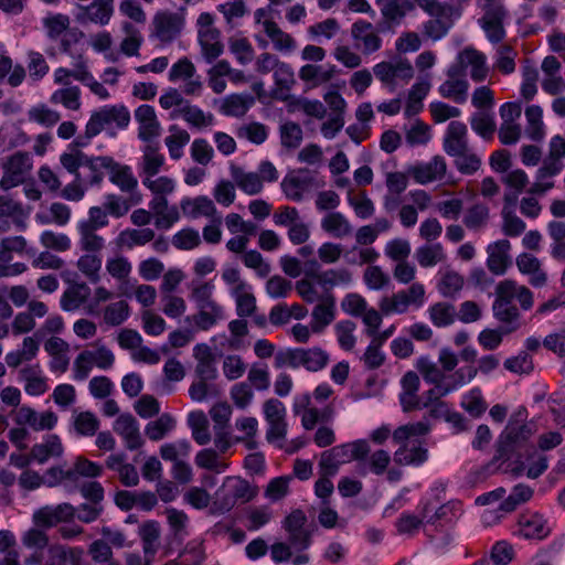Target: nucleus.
Listing matches in <instances>:
<instances>
[{"label":"nucleus","instance_id":"32","mask_svg":"<svg viewBox=\"0 0 565 565\" xmlns=\"http://www.w3.org/2000/svg\"><path fill=\"white\" fill-rule=\"evenodd\" d=\"M106 467L117 472L120 482L125 487H136L139 483L138 471L134 465L126 462L125 454L108 456Z\"/></svg>","mask_w":565,"mask_h":565},{"label":"nucleus","instance_id":"44","mask_svg":"<svg viewBox=\"0 0 565 565\" xmlns=\"http://www.w3.org/2000/svg\"><path fill=\"white\" fill-rule=\"evenodd\" d=\"M321 228L335 238L350 236L353 227L349 220L340 212H330L321 220Z\"/></svg>","mask_w":565,"mask_h":565},{"label":"nucleus","instance_id":"17","mask_svg":"<svg viewBox=\"0 0 565 565\" xmlns=\"http://www.w3.org/2000/svg\"><path fill=\"white\" fill-rule=\"evenodd\" d=\"M546 519L537 512L522 513L518 519L514 534L524 539L542 540L550 534Z\"/></svg>","mask_w":565,"mask_h":565},{"label":"nucleus","instance_id":"29","mask_svg":"<svg viewBox=\"0 0 565 565\" xmlns=\"http://www.w3.org/2000/svg\"><path fill=\"white\" fill-rule=\"evenodd\" d=\"M335 318V299L326 295L311 312L310 327L313 333H321Z\"/></svg>","mask_w":565,"mask_h":565},{"label":"nucleus","instance_id":"41","mask_svg":"<svg viewBox=\"0 0 565 565\" xmlns=\"http://www.w3.org/2000/svg\"><path fill=\"white\" fill-rule=\"evenodd\" d=\"M189 288V298L195 305L196 310L218 303L213 298L215 286L212 281L192 280Z\"/></svg>","mask_w":565,"mask_h":565},{"label":"nucleus","instance_id":"5","mask_svg":"<svg viewBox=\"0 0 565 565\" xmlns=\"http://www.w3.org/2000/svg\"><path fill=\"white\" fill-rule=\"evenodd\" d=\"M257 494V487L252 486L241 477H226L215 492L214 508L220 513L231 511L237 503L253 500Z\"/></svg>","mask_w":565,"mask_h":565},{"label":"nucleus","instance_id":"43","mask_svg":"<svg viewBox=\"0 0 565 565\" xmlns=\"http://www.w3.org/2000/svg\"><path fill=\"white\" fill-rule=\"evenodd\" d=\"M89 295L90 288L86 282L74 284L61 296V308L68 312L75 311L86 302Z\"/></svg>","mask_w":565,"mask_h":565},{"label":"nucleus","instance_id":"47","mask_svg":"<svg viewBox=\"0 0 565 565\" xmlns=\"http://www.w3.org/2000/svg\"><path fill=\"white\" fill-rule=\"evenodd\" d=\"M102 265L103 256L96 253H83L76 262V268L92 284L100 280Z\"/></svg>","mask_w":565,"mask_h":565},{"label":"nucleus","instance_id":"22","mask_svg":"<svg viewBox=\"0 0 565 565\" xmlns=\"http://www.w3.org/2000/svg\"><path fill=\"white\" fill-rule=\"evenodd\" d=\"M141 153L138 162V172L141 180L158 175L166 163V158L160 151L159 143H146L141 148Z\"/></svg>","mask_w":565,"mask_h":565},{"label":"nucleus","instance_id":"27","mask_svg":"<svg viewBox=\"0 0 565 565\" xmlns=\"http://www.w3.org/2000/svg\"><path fill=\"white\" fill-rule=\"evenodd\" d=\"M180 209L184 216L196 220L200 217H214L217 210L213 201L206 195L195 198L185 196L180 201Z\"/></svg>","mask_w":565,"mask_h":565},{"label":"nucleus","instance_id":"21","mask_svg":"<svg viewBox=\"0 0 565 565\" xmlns=\"http://www.w3.org/2000/svg\"><path fill=\"white\" fill-rule=\"evenodd\" d=\"M511 243L508 239H499L487 247V267L494 275H503L512 265L510 255Z\"/></svg>","mask_w":565,"mask_h":565},{"label":"nucleus","instance_id":"10","mask_svg":"<svg viewBox=\"0 0 565 565\" xmlns=\"http://www.w3.org/2000/svg\"><path fill=\"white\" fill-rule=\"evenodd\" d=\"M264 416L268 424L266 439L282 449L287 436L288 424L286 422V407L277 398H269L263 406Z\"/></svg>","mask_w":565,"mask_h":565},{"label":"nucleus","instance_id":"24","mask_svg":"<svg viewBox=\"0 0 565 565\" xmlns=\"http://www.w3.org/2000/svg\"><path fill=\"white\" fill-rule=\"evenodd\" d=\"M18 381L24 384L25 393L31 396L43 395L49 390L47 379L38 363L20 369Z\"/></svg>","mask_w":565,"mask_h":565},{"label":"nucleus","instance_id":"11","mask_svg":"<svg viewBox=\"0 0 565 565\" xmlns=\"http://www.w3.org/2000/svg\"><path fill=\"white\" fill-rule=\"evenodd\" d=\"M183 26L184 19L181 14L159 11L152 18L150 38L163 45L169 44L180 35Z\"/></svg>","mask_w":565,"mask_h":565},{"label":"nucleus","instance_id":"18","mask_svg":"<svg viewBox=\"0 0 565 565\" xmlns=\"http://www.w3.org/2000/svg\"><path fill=\"white\" fill-rule=\"evenodd\" d=\"M351 35L356 46L366 55L379 51L382 46V39L371 22L358 20L351 26Z\"/></svg>","mask_w":565,"mask_h":565},{"label":"nucleus","instance_id":"36","mask_svg":"<svg viewBox=\"0 0 565 565\" xmlns=\"http://www.w3.org/2000/svg\"><path fill=\"white\" fill-rule=\"evenodd\" d=\"M297 369L303 366L310 372H317L326 367L329 355L320 348L295 349Z\"/></svg>","mask_w":565,"mask_h":565},{"label":"nucleus","instance_id":"20","mask_svg":"<svg viewBox=\"0 0 565 565\" xmlns=\"http://www.w3.org/2000/svg\"><path fill=\"white\" fill-rule=\"evenodd\" d=\"M447 171L444 157L435 156L428 162L417 163L409 169V173L418 184H427L441 180Z\"/></svg>","mask_w":565,"mask_h":565},{"label":"nucleus","instance_id":"6","mask_svg":"<svg viewBox=\"0 0 565 565\" xmlns=\"http://www.w3.org/2000/svg\"><path fill=\"white\" fill-rule=\"evenodd\" d=\"M426 302L425 286L413 282L408 288L401 289L391 296H384L379 301V308L384 316L404 315L409 309H419Z\"/></svg>","mask_w":565,"mask_h":565},{"label":"nucleus","instance_id":"30","mask_svg":"<svg viewBox=\"0 0 565 565\" xmlns=\"http://www.w3.org/2000/svg\"><path fill=\"white\" fill-rule=\"evenodd\" d=\"M515 263L520 273L529 276V282L533 287H543L546 284L547 276L537 257L529 253H522L516 257Z\"/></svg>","mask_w":565,"mask_h":565},{"label":"nucleus","instance_id":"28","mask_svg":"<svg viewBox=\"0 0 565 565\" xmlns=\"http://www.w3.org/2000/svg\"><path fill=\"white\" fill-rule=\"evenodd\" d=\"M564 169V163H555L543 160L542 166L535 174V182L531 185L529 193L543 195L554 188V177L558 175Z\"/></svg>","mask_w":565,"mask_h":565},{"label":"nucleus","instance_id":"52","mask_svg":"<svg viewBox=\"0 0 565 565\" xmlns=\"http://www.w3.org/2000/svg\"><path fill=\"white\" fill-rule=\"evenodd\" d=\"M401 447L394 452V460L398 465L420 466L428 459L427 448L419 446L408 447L406 444H399Z\"/></svg>","mask_w":565,"mask_h":565},{"label":"nucleus","instance_id":"8","mask_svg":"<svg viewBox=\"0 0 565 565\" xmlns=\"http://www.w3.org/2000/svg\"><path fill=\"white\" fill-rule=\"evenodd\" d=\"M375 77L391 93L395 92L399 83H408L414 76V68L407 58L382 61L373 66Z\"/></svg>","mask_w":565,"mask_h":565},{"label":"nucleus","instance_id":"2","mask_svg":"<svg viewBox=\"0 0 565 565\" xmlns=\"http://www.w3.org/2000/svg\"><path fill=\"white\" fill-rule=\"evenodd\" d=\"M527 409L518 407L510 416L508 424L497 441V458L509 460L534 434L535 427L527 423Z\"/></svg>","mask_w":565,"mask_h":565},{"label":"nucleus","instance_id":"45","mask_svg":"<svg viewBox=\"0 0 565 565\" xmlns=\"http://www.w3.org/2000/svg\"><path fill=\"white\" fill-rule=\"evenodd\" d=\"M255 98L250 94H231L221 105V113L231 117H242L254 105Z\"/></svg>","mask_w":565,"mask_h":565},{"label":"nucleus","instance_id":"56","mask_svg":"<svg viewBox=\"0 0 565 565\" xmlns=\"http://www.w3.org/2000/svg\"><path fill=\"white\" fill-rule=\"evenodd\" d=\"M311 276L326 290L335 286L349 285L352 281V275L345 268L327 269L322 273L311 274Z\"/></svg>","mask_w":565,"mask_h":565},{"label":"nucleus","instance_id":"55","mask_svg":"<svg viewBox=\"0 0 565 565\" xmlns=\"http://www.w3.org/2000/svg\"><path fill=\"white\" fill-rule=\"evenodd\" d=\"M174 417L168 413L161 414L156 420L149 422L145 427L146 436L152 441L163 439L175 428Z\"/></svg>","mask_w":565,"mask_h":565},{"label":"nucleus","instance_id":"61","mask_svg":"<svg viewBox=\"0 0 565 565\" xmlns=\"http://www.w3.org/2000/svg\"><path fill=\"white\" fill-rule=\"evenodd\" d=\"M122 31L125 33V38L120 43L121 53L127 56L139 55V50L143 42L140 30L130 22H124Z\"/></svg>","mask_w":565,"mask_h":565},{"label":"nucleus","instance_id":"26","mask_svg":"<svg viewBox=\"0 0 565 565\" xmlns=\"http://www.w3.org/2000/svg\"><path fill=\"white\" fill-rule=\"evenodd\" d=\"M467 126L461 121H451L448 125L443 148L444 151L450 156L455 157L456 154H460L462 151L467 150L468 139H467Z\"/></svg>","mask_w":565,"mask_h":565},{"label":"nucleus","instance_id":"4","mask_svg":"<svg viewBox=\"0 0 565 565\" xmlns=\"http://www.w3.org/2000/svg\"><path fill=\"white\" fill-rule=\"evenodd\" d=\"M130 119V111L124 104L105 105L92 113L86 124L85 138L92 139L105 129L125 130Z\"/></svg>","mask_w":565,"mask_h":565},{"label":"nucleus","instance_id":"19","mask_svg":"<svg viewBox=\"0 0 565 565\" xmlns=\"http://www.w3.org/2000/svg\"><path fill=\"white\" fill-rule=\"evenodd\" d=\"M76 508L71 503H60L57 505H46L33 514V521L36 525L51 527L61 522H68L75 518Z\"/></svg>","mask_w":565,"mask_h":565},{"label":"nucleus","instance_id":"58","mask_svg":"<svg viewBox=\"0 0 565 565\" xmlns=\"http://www.w3.org/2000/svg\"><path fill=\"white\" fill-rule=\"evenodd\" d=\"M224 318V308L217 303L196 310V313L192 316V321L199 330L206 331Z\"/></svg>","mask_w":565,"mask_h":565},{"label":"nucleus","instance_id":"37","mask_svg":"<svg viewBox=\"0 0 565 565\" xmlns=\"http://www.w3.org/2000/svg\"><path fill=\"white\" fill-rule=\"evenodd\" d=\"M460 60L467 67H471L470 77L473 82L480 83L488 76L486 55L475 49H465L460 52Z\"/></svg>","mask_w":565,"mask_h":565},{"label":"nucleus","instance_id":"40","mask_svg":"<svg viewBox=\"0 0 565 565\" xmlns=\"http://www.w3.org/2000/svg\"><path fill=\"white\" fill-rule=\"evenodd\" d=\"M274 97L278 100H286L288 98V93L296 84L292 67L289 64L281 62L274 72Z\"/></svg>","mask_w":565,"mask_h":565},{"label":"nucleus","instance_id":"16","mask_svg":"<svg viewBox=\"0 0 565 565\" xmlns=\"http://www.w3.org/2000/svg\"><path fill=\"white\" fill-rule=\"evenodd\" d=\"M313 177L308 169H298L287 174L281 181V190L286 198L294 202H300L303 194L311 189Z\"/></svg>","mask_w":565,"mask_h":565},{"label":"nucleus","instance_id":"53","mask_svg":"<svg viewBox=\"0 0 565 565\" xmlns=\"http://www.w3.org/2000/svg\"><path fill=\"white\" fill-rule=\"evenodd\" d=\"M501 326L495 329L487 328L483 329L478 334V343L487 351H493L498 349L502 341L503 337L515 332L516 330H512L510 323L500 322Z\"/></svg>","mask_w":565,"mask_h":565},{"label":"nucleus","instance_id":"62","mask_svg":"<svg viewBox=\"0 0 565 565\" xmlns=\"http://www.w3.org/2000/svg\"><path fill=\"white\" fill-rule=\"evenodd\" d=\"M526 135L533 141H540L544 138L543 110L539 105H531L525 109Z\"/></svg>","mask_w":565,"mask_h":565},{"label":"nucleus","instance_id":"23","mask_svg":"<svg viewBox=\"0 0 565 565\" xmlns=\"http://www.w3.org/2000/svg\"><path fill=\"white\" fill-rule=\"evenodd\" d=\"M170 118H182L191 128L198 130L212 127L215 122V117L212 113H205L199 106L192 105L189 100L181 109H173L170 113Z\"/></svg>","mask_w":565,"mask_h":565},{"label":"nucleus","instance_id":"1","mask_svg":"<svg viewBox=\"0 0 565 565\" xmlns=\"http://www.w3.org/2000/svg\"><path fill=\"white\" fill-rule=\"evenodd\" d=\"M495 299L492 303L493 317L499 322H508L512 330L521 328V312L514 305L516 300L522 310L527 311L534 305L533 292L524 285L504 279L495 286Z\"/></svg>","mask_w":565,"mask_h":565},{"label":"nucleus","instance_id":"48","mask_svg":"<svg viewBox=\"0 0 565 565\" xmlns=\"http://www.w3.org/2000/svg\"><path fill=\"white\" fill-rule=\"evenodd\" d=\"M231 174L235 184L244 193L255 195L262 192L264 184L257 172H246L239 167H232Z\"/></svg>","mask_w":565,"mask_h":565},{"label":"nucleus","instance_id":"33","mask_svg":"<svg viewBox=\"0 0 565 565\" xmlns=\"http://www.w3.org/2000/svg\"><path fill=\"white\" fill-rule=\"evenodd\" d=\"M64 448L57 435H47L40 444H35L30 451L33 461L40 465L46 462L50 458H57L63 455Z\"/></svg>","mask_w":565,"mask_h":565},{"label":"nucleus","instance_id":"12","mask_svg":"<svg viewBox=\"0 0 565 565\" xmlns=\"http://www.w3.org/2000/svg\"><path fill=\"white\" fill-rule=\"evenodd\" d=\"M288 533V543L296 552H303L311 545L312 531L307 526V516L302 510L291 511L282 521Z\"/></svg>","mask_w":565,"mask_h":565},{"label":"nucleus","instance_id":"46","mask_svg":"<svg viewBox=\"0 0 565 565\" xmlns=\"http://www.w3.org/2000/svg\"><path fill=\"white\" fill-rule=\"evenodd\" d=\"M263 28L267 36L271 40L276 51L291 52L296 49V41L294 38L284 32L275 21L265 19Z\"/></svg>","mask_w":565,"mask_h":565},{"label":"nucleus","instance_id":"31","mask_svg":"<svg viewBox=\"0 0 565 565\" xmlns=\"http://www.w3.org/2000/svg\"><path fill=\"white\" fill-rule=\"evenodd\" d=\"M81 13L77 19L82 22H92L99 25L108 24L113 13L114 4L104 0H94L90 4L79 7Z\"/></svg>","mask_w":565,"mask_h":565},{"label":"nucleus","instance_id":"38","mask_svg":"<svg viewBox=\"0 0 565 565\" xmlns=\"http://www.w3.org/2000/svg\"><path fill=\"white\" fill-rule=\"evenodd\" d=\"M220 38L221 32L217 29L199 30V43L207 63H212L223 53L224 46Z\"/></svg>","mask_w":565,"mask_h":565},{"label":"nucleus","instance_id":"9","mask_svg":"<svg viewBox=\"0 0 565 565\" xmlns=\"http://www.w3.org/2000/svg\"><path fill=\"white\" fill-rule=\"evenodd\" d=\"M1 168L0 188L8 191L26 180L32 169V157L28 152L18 151L6 158Z\"/></svg>","mask_w":565,"mask_h":565},{"label":"nucleus","instance_id":"14","mask_svg":"<svg viewBox=\"0 0 565 565\" xmlns=\"http://www.w3.org/2000/svg\"><path fill=\"white\" fill-rule=\"evenodd\" d=\"M13 420L19 426H29L35 431L51 430L57 423V415L52 411L38 413L28 405L20 406L13 413Z\"/></svg>","mask_w":565,"mask_h":565},{"label":"nucleus","instance_id":"57","mask_svg":"<svg viewBox=\"0 0 565 565\" xmlns=\"http://www.w3.org/2000/svg\"><path fill=\"white\" fill-rule=\"evenodd\" d=\"M470 126L477 135L486 140L492 139L497 129L493 113L486 110L473 113L470 118Z\"/></svg>","mask_w":565,"mask_h":565},{"label":"nucleus","instance_id":"13","mask_svg":"<svg viewBox=\"0 0 565 565\" xmlns=\"http://www.w3.org/2000/svg\"><path fill=\"white\" fill-rule=\"evenodd\" d=\"M135 120L138 125V138L146 143H157L161 136L162 126L153 106L142 104L135 109Z\"/></svg>","mask_w":565,"mask_h":565},{"label":"nucleus","instance_id":"39","mask_svg":"<svg viewBox=\"0 0 565 565\" xmlns=\"http://www.w3.org/2000/svg\"><path fill=\"white\" fill-rule=\"evenodd\" d=\"M156 233L152 228H126L121 231L117 238L116 244L118 247L132 249L136 246H143L153 241Z\"/></svg>","mask_w":565,"mask_h":565},{"label":"nucleus","instance_id":"59","mask_svg":"<svg viewBox=\"0 0 565 565\" xmlns=\"http://www.w3.org/2000/svg\"><path fill=\"white\" fill-rule=\"evenodd\" d=\"M299 77L312 87H317L333 77V68L317 64H306L299 70Z\"/></svg>","mask_w":565,"mask_h":565},{"label":"nucleus","instance_id":"63","mask_svg":"<svg viewBox=\"0 0 565 565\" xmlns=\"http://www.w3.org/2000/svg\"><path fill=\"white\" fill-rule=\"evenodd\" d=\"M391 462V456L386 450L380 449L371 454V456L364 460L359 461V471L361 475H366L369 471L380 476L385 472Z\"/></svg>","mask_w":565,"mask_h":565},{"label":"nucleus","instance_id":"51","mask_svg":"<svg viewBox=\"0 0 565 565\" xmlns=\"http://www.w3.org/2000/svg\"><path fill=\"white\" fill-rule=\"evenodd\" d=\"M429 89L430 82L428 78H420L412 86L404 111L406 117H413L423 109V99L427 96Z\"/></svg>","mask_w":565,"mask_h":565},{"label":"nucleus","instance_id":"34","mask_svg":"<svg viewBox=\"0 0 565 565\" xmlns=\"http://www.w3.org/2000/svg\"><path fill=\"white\" fill-rule=\"evenodd\" d=\"M40 350V340L33 337L23 339L22 347L6 354L4 361L9 367L17 369L24 362L32 361Z\"/></svg>","mask_w":565,"mask_h":565},{"label":"nucleus","instance_id":"35","mask_svg":"<svg viewBox=\"0 0 565 565\" xmlns=\"http://www.w3.org/2000/svg\"><path fill=\"white\" fill-rule=\"evenodd\" d=\"M383 19L390 23H399L405 15L413 11L412 0H376Z\"/></svg>","mask_w":565,"mask_h":565},{"label":"nucleus","instance_id":"25","mask_svg":"<svg viewBox=\"0 0 565 565\" xmlns=\"http://www.w3.org/2000/svg\"><path fill=\"white\" fill-rule=\"evenodd\" d=\"M431 19L423 24V33L433 41L443 39L452 25L451 14L452 8L444 4V10L436 13H428Z\"/></svg>","mask_w":565,"mask_h":565},{"label":"nucleus","instance_id":"42","mask_svg":"<svg viewBox=\"0 0 565 565\" xmlns=\"http://www.w3.org/2000/svg\"><path fill=\"white\" fill-rule=\"evenodd\" d=\"M78 233L77 247L82 253H96L102 254L105 248V238L97 234L89 225H76Z\"/></svg>","mask_w":565,"mask_h":565},{"label":"nucleus","instance_id":"54","mask_svg":"<svg viewBox=\"0 0 565 565\" xmlns=\"http://www.w3.org/2000/svg\"><path fill=\"white\" fill-rule=\"evenodd\" d=\"M169 136L164 138V143L168 148L170 158L179 160L183 156V148L190 141V134L178 125H171L169 127Z\"/></svg>","mask_w":565,"mask_h":565},{"label":"nucleus","instance_id":"49","mask_svg":"<svg viewBox=\"0 0 565 565\" xmlns=\"http://www.w3.org/2000/svg\"><path fill=\"white\" fill-rule=\"evenodd\" d=\"M0 217L11 218L19 231L26 228L28 213L20 202L8 195H0Z\"/></svg>","mask_w":565,"mask_h":565},{"label":"nucleus","instance_id":"7","mask_svg":"<svg viewBox=\"0 0 565 565\" xmlns=\"http://www.w3.org/2000/svg\"><path fill=\"white\" fill-rule=\"evenodd\" d=\"M90 170L96 171L104 168L108 171L109 181L121 192L131 194L138 188V180L129 166L120 164L110 157H98L96 159H86L85 163Z\"/></svg>","mask_w":565,"mask_h":565},{"label":"nucleus","instance_id":"60","mask_svg":"<svg viewBox=\"0 0 565 565\" xmlns=\"http://www.w3.org/2000/svg\"><path fill=\"white\" fill-rule=\"evenodd\" d=\"M188 425L191 428L192 437L198 445L204 446L210 443L211 434L209 430V422L203 412L199 411L190 413L188 417Z\"/></svg>","mask_w":565,"mask_h":565},{"label":"nucleus","instance_id":"50","mask_svg":"<svg viewBox=\"0 0 565 565\" xmlns=\"http://www.w3.org/2000/svg\"><path fill=\"white\" fill-rule=\"evenodd\" d=\"M431 422L427 416H423L422 420L417 423H409L397 427L393 431V441L396 444H406L413 437L426 436L431 430Z\"/></svg>","mask_w":565,"mask_h":565},{"label":"nucleus","instance_id":"15","mask_svg":"<svg viewBox=\"0 0 565 565\" xmlns=\"http://www.w3.org/2000/svg\"><path fill=\"white\" fill-rule=\"evenodd\" d=\"M113 429L122 439L128 450H137L145 444L139 423L129 413L120 414L114 422Z\"/></svg>","mask_w":565,"mask_h":565},{"label":"nucleus","instance_id":"64","mask_svg":"<svg viewBox=\"0 0 565 565\" xmlns=\"http://www.w3.org/2000/svg\"><path fill=\"white\" fill-rule=\"evenodd\" d=\"M428 315L435 327L445 328L455 322L457 310L451 303L437 302L428 308Z\"/></svg>","mask_w":565,"mask_h":565},{"label":"nucleus","instance_id":"3","mask_svg":"<svg viewBox=\"0 0 565 565\" xmlns=\"http://www.w3.org/2000/svg\"><path fill=\"white\" fill-rule=\"evenodd\" d=\"M369 452L370 446L367 441L363 439L338 445L331 449L324 450L319 461L320 475L333 477L337 475L340 466L352 460L360 461L365 459Z\"/></svg>","mask_w":565,"mask_h":565}]
</instances>
